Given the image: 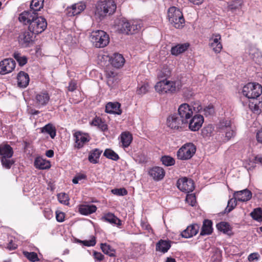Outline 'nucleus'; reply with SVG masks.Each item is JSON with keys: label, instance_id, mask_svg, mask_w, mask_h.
Listing matches in <instances>:
<instances>
[{"label": "nucleus", "instance_id": "6e6552de", "mask_svg": "<svg viewBox=\"0 0 262 262\" xmlns=\"http://www.w3.org/2000/svg\"><path fill=\"white\" fill-rule=\"evenodd\" d=\"M196 151V147L192 143H187L183 145L177 151V156L181 160L191 159Z\"/></svg>", "mask_w": 262, "mask_h": 262}, {"label": "nucleus", "instance_id": "c756f323", "mask_svg": "<svg viewBox=\"0 0 262 262\" xmlns=\"http://www.w3.org/2000/svg\"><path fill=\"white\" fill-rule=\"evenodd\" d=\"M97 207L94 205H82L79 206V211L83 215H89L95 212Z\"/></svg>", "mask_w": 262, "mask_h": 262}, {"label": "nucleus", "instance_id": "bf43d9fd", "mask_svg": "<svg viewBox=\"0 0 262 262\" xmlns=\"http://www.w3.org/2000/svg\"><path fill=\"white\" fill-rule=\"evenodd\" d=\"M259 258V255L258 253H253L250 254L248 257V259L250 261H253L254 260H258Z\"/></svg>", "mask_w": 262, "mask_h": 262}, {"label": "nucleus", "instance_id": "a18cd8bd", "mask_svg": "<svg viewBox=\"0 0 262 262\" xmlns=\"http://www.w3.org/2000/svg\"><path fill=\"white\" fill-rule=\"evenodd\" d=\"M252 217L258 222H262V210L260 208L255 209L251 213Z\"/></svg>", "mask_w": 262, "mask_h": 262}, {"label": "nucleus", "instance_id": "f704fd0d", "mask_svg": "<svg viewBox=\"0 0 262 262\" xmlns=\"http://www.w3.org/2000/svg\"><path fill=\"white\" fill-rule=\"evenodd\" d=\"M189 44L183 43L178 44L173 47L171 49V53L172 55H178L179 54L185 52L188 48Z\"/></svg>", "mask_w": 262, "mask_h": 262}, {"label": "nucleus", "instance_id": "c85d7f7f", "mask_svg": "<svg viewBox=\"0 0 262 262\" xmlns=\"http://www.w3.org/2000/svg\"><path fill=\"white\" fill-rule=\"evenodd\" d=\"M212 222L211 220H205L201 229L200 235H209L212 232Z\"/></svg>", "mask_w": 262, "mask_h": 262}, {"label": "nucleus", "instance_id": "e2e57ef3", "mask_svg": "<svg viewBox=\"0 0 262 262\" xmlns=\"http://www.w3.org/2000/svg\"><path fill=\"white\" fill-rule=\"evenodd\" d=\"M238 8V5L237 4H229L228 6V10L233 12L234 10L237 9Z\"/></svg>", "mask_w": 262, "mask_h": 262}, {"label": "nucleus", "instance_id": "9b49d317", "mask_svg": "<svg viewBox=\"0 0 262 262\" xmlns=\"http://www.w3.org/2000/svg\"><path fill=\"white\" fill-rule=\"evenodd\" d=\"M141 26L142 24L140 22H129L127 21H122L120 30L122 33H125L126 34H132L135 33L136 31L140 29Z\"/></svg>", "mask_w": 262, "mask_h": 262}, {"label": "nucleus", "instance_id": "052dcab7", "mask_svg": "<svg viewBox=\"0 0 262 262\" xmlns=\"http://www.w3.org/2000/svg\"><path fill=\"white\" fill-rule=\"evenodd\" d=\"M77 83L75 81H71L69 83L68 90L69 91L73 92L76 89Z\"/></svg>", "mask_w": 262, "mask_h": 262}, {"label": "nucleus", "instance_id": "4be33fe9", "mask_svg": "<svg viewBox=\"0 0 262 262\" xmlns=\"http://www.w3.org/2000/svg\"><path fill=\"white\" fill-rule=\"evenodd\" d=\"M105 112L109 114L120 115L122 113L120 104L118 102H108L105 106Z\"/></svg>", "mask_w": 262, "mask_h": 262}, {"label": "nucleus", "instance_id": "79ce46f5", "mask_svg": "<svg viewBox=\"0 0 262 262\" xmlns=\"http://www.w3.org/2000/svg\"><path fill=\"white\" fill-rule=\"evenodd\" d=\"M103 156L109 159L117 161L119 159L118 155L111 149L107 148L105 150Z\"/></svg>", "mask_w": 262, "mask_h": 262}, {"label": "nucleus", "instance_id": "39448f33", "mask_svg": "<svg viewBox=\"0 0 262 262\" xmlns=\"http://www.w3.org/2000/svg\"><path fill=\"white\" fill-rule=\"evenodd\" d=\"M90 39L93 45L96 48H103L106 46L110 41L108 35L102 30L92 32L90 36Z\"/></svg>", "mask_w": 262, "mask_h": 262}, {"label": "nucleus", "instance_id": "e433bc0d", "mask_svg": "<svg viewBox=\"0 0 262 262\" xmlns=\"http://www.w3.org/2000/svg\"><path fill=\"white\" fill-rule=\"evenodd\" d=\"M249 54L250 58L255 62H260L261 60L262 56L259 50L254 48L250 49Z\"/></svg>", "mask_w": 262, "mask_h": 262}, {"label": "nucleus", "instance_id": "58836bf2", "mask_svg": "<svg viewBox=\"0 0 262 262\" xmlns=\"http://www.w3.org/2000/svg\"><path fill=\"white\" fill-rule=\"evenodd\" d=\"M216 228L218 230L228 235H229L231 231V227L229 224L225 222H221L217 224Z\"/></svg>", "mask_w": 262, "mask_h": 262}, {"label": "nucleus", "instance_id": "de8ad7c7", "mask_svg": "<svg viewBox=\"0 0 262 262\" xmlns=\"http://www.w3.org/2000/svg\"><path fill=\"white\" fill-rule=\"evenodd\" d=\"M24 255L30 261L35 262L39 260L37 254L34 252H29L27 251H24L23 252Z\"/></svg>", "mask_w": 262, "mask_h": 262}, {"label": "nucleus", "instance_id": "69168bd1", "mask_svg": "<svg viewBox=\"0 0 262 262\" xmlns=\"http://www.w3.org/2000/svg\"><path fill=\"white\" fill-rule=\"evenodd\" d=\"M46 156L49 158H52L54 156L53 150L50 149L46 151Z\"/></svg>", "mask_w": 262, "mask_h": 262}, {"label": "nucleus", "instance_id": "0e129e2a", "mask_svg": "<svg viewBox=\"0 0 262 262\" xmlns=\"http://www.w3.org/2000/svg\"><path fill=\"white\" fill-rule=\"evenodd\" d=\"M256 139L259 143H262V128L257 132Z\"/></svg>", "mask_w": 262, "mask_h": 262}, {"label": "nucleus", "instance_id": "774afa93", "mask_svg": "<svg viewBox=\"0 0 262 262\" xmlns=\"http://www.w3.org/2000/svg\"><path fill=\"white\" fill-rule=\"evenodd\" d=\"M255 163H259L262 164V156L258 155L255 157Z\"/></svg>", "mask_w": 262, "mask_h": 262}, {"label": "nucleus", "instance_id": "473e14b6", "mask_svg": "<svg viewBox=\"0 0 262 262\" xmlns=\"http://www.w3.org/2000/svg\"><path fill=\"white\" fill-rule=\"evenodd\" d=\"M102 152V150L98 148H95L91 151L88 157L89 161L93 164L97 163Z\"/></svg>", "mask_w": 262, "mask_h": 262}, {"label": "nucleus", "instance_id": "b1692460", "mask_svg": "<svg viewBox=\"0 0 262 262\" xmlns=\"http://www.w3.org/2000/svg\"><path fill=\"white\" fill-rule=\"evenodd\" d=\"M34 165L36 168L39 169H47L51 167L49 161L46 160L40 157H37L35 159Z\"/></svg>", "mask_w": 262, "mask_h": 262}, {"label": "nucleus", "instance_id": "7ed1b4c3", "mask_svg": "<svg viewBox=\"0 0 262 262\" xmlns=\"http://www.w3.org/2000/svg\"><path fill=\"white\" fill-rule=\"evenodd\" d=\"M117 8L115 2L113 0L100 1L97 3L95 10V18L99 21L107 15L114 13Z\"/></svg>", "mask_w": 262, "mask_h": 262}, {"label": "nucleus", "instance_id": "f3484780", "mask_svg": "<svg viewBox=\"0 0 262 262\" xmlns=\"http://www.w3.org/2000/svg\"><path fill=\"white\" fill-rule=\"evenodd\" d=\"M33 33L29 30L21 32L18 36V41L20 44L27 46L33 40Z\"/></svg>", "mask_w": 262, "mask_h": 262}, {"label": "nucleus", "instance_id": "4468645a", "mask_svg": "<svg viewBox=\"0 0 262 262\" xmlns=\"http://www.w3.org/2000/svg\"><path fill=\"white\" fill-rule=\"evenodd\" d=\"M221 40V36L219 34H213L209 38V46L216 53H220L223 48Z\"/></svg>", "mask_w": 262, "mask_h": 262}, {"label": "nucleus", "instance_id": "a878e982", "mask_svg": "<svg viewBox=\"0 0 262 262\" xmlns=\"http://www.w3.org/2000/svg\"><path fill=\"white\" fill-rule=\"evenodd\" d=\"M105 72L107 78V83L110 86L113 87V84L117 79L116 76L117 73L114 69L109 68H107Z\"/></svg>", "mask_w": 262, "mask_h": 262}, {"label": "nucleus", "instance_id": "1a4fd4ad", "mask_svg": "<svg viewBox=\"0 0 262 262\" xmlns=\"http://www.w3.org/2000/svg\"><path fill=\"white\" fill-rule=\"evenodd\" d=\"M219 132L224 134L227 140L233 137L235 134V127L228 119H223L218 125Z\"/></svg>", "mask_w": 262, "mask_h": 262}, {"label": "nucleus", "instance_id": "603ef678", "mask_svg": "<svg viewBox=\"0 0 262 262\" xmlns=\"http://www.w3.org/2000/svg\"><path fill=\"white\" fill-rule=\"evenodd\" d=\"M203 112L204 115L206 117L212 116L214 113V109L212 105H209L204 107Z\"/></svg>", "mask_w": 262, "mask_h": 262}, {"label": "nucleus", "instance_id": "72a5a7b5", "mask_svg": "<svg viewBox=\"0 0 262 262\" xmlns=\"http://www.w3.org/2000/svg\"><path fill=\"white\" fill-rule=\"evenodd\" d=\"M171 75V70L167 66H164L157 73L158 78L160 79H167Z\"/></svg>", "mask_w": 262, "mask_h": 262}, {"label": "nucleus", "instance_id": "338daca9", "mask_svg": "<svg viewBox=\"0 0 262 262\" xmlns=\"http://www.w3.org/2000/svg\"><path fill=\"white\" fill-rule=\"evenodd\" d=\"M45 216L47 219H50L52 216L51 210H45Z\"/></svg>", "mask_w": 262, "mask_h": 262}, {"label": "nucleus", "instance_id": "9d476101", "mask_svg": "<svg viewBox=\"0 0 262 262\" xmlns=\"http://www.w3.org/2000/svg\"><path fill=\"white\" fill-rule=\"evenodd\" d=\"M50 100V95L47 91H42L35 93L33 99L34 105L37 108L47 106Z\"/></svg>", "mask_w": 262, "mask_h": 262}, {"label": "nucleus", "instance_id": "aec40b11", "mask_svg": "<svg viewBox=\"0 0 262 262\" xmlns=\"http://www.w3.org/2000/svg\"><path fill=\"white\" fill-rule=\"evenodd\" d=\"M233 196L238 201L247 202L251 199L252 193L248 189H245L234 192Z\"/></svg>", "mask_w": 262, "mask_h": 262}, {"label": "nucleus", "instance_id": "680f3d73", "mask_svg": "<svg viewBox=\"0 0 262 262\" xmlns=\"http://www.w3.org/2000/svg\"><path fill=\"white\" fill-rule=\"evenodd\" d=\"M87 243L88 246H94L96 243V237L94 236H92L91 239L87 240Z\"/></svg>", "mask_w": 262, "mask_h": 262}, {"label": "nucleus", "instance_id": "20e7f679", "mask_svg": "<svg viewBox=\"0 0 262 262\" xmlns=\"http://www.w3.org/2000/svg\"><path fill=\"white\" fill-rule=\"evenodd\" d=\"M168 17L169 22L176 28H181L183 27L185 20L180 10L176 7H171L168 10Z\"/></svg>", "mask_w": 262, "mask_h": 262}, {"label": "nucleus", "instance_id": "37998d69", "mask_svg": "<svg viewBox=\"0 0 262 262\" xmlns=\"http://www.w3.org/2000/svg\"><path fill=\"white\" fill-rule=\"evenodd\" d=\"M13 56L18 62L20 66H23L27 63L28 58L27 57L25 56H22L20 53L18 52H14Z\"/></svg>", "mask_w": 262, "mask_h": 262}, {"label": "nucleus", "instance_id": "5fc2aeb1", "mask_svg": "<svg viewBox=\"0 0 262 262\" xmlns=\"http://www.w3.org/2000/svg\"><path fill=\"white\" fill-rule=\"evenodd\" d=\"M186 201L190 206H194L196 202L195 195L192 194L187 195Z\"/></svg>", "mask_w": 262, "mask_h": 262}, {"label": "nucleus", "instance_id": "bb28decb", "mask_svg": "<svg viewBox=\"0 0 262 262\" xmlns=\"http://www.w3.org/2000/svg\"><path fill=\"white\" fill-rule=\"evenodd\" d=\"M13 155L12 148L8 144L0 145L1 158H11Z\"/></svg>", "mask_w": 262, "mask_h": 262}, {"label": "nucleus", "instance_id": "09e8293b", "mask_svg": "<svg viewBox=\"0 0 262 262\" xmlns=\"http://www.w3.org/2000/svg\"><path fill=\"white\" fill-rule=\"evenodd\" d=\"M10 158H1L3 166L7 169H10L14 164V161L10 159Z\"/></svg>", "mask_w": 262, "mask_h": 262}, {"label": "nucleus", "instance_id": "f8f14e48", "mask_svg": "<svg viewBox=\"0 0 262 262\" xmlns=\"http://www.w3.org/2000/svg\"><path fill=\"white\" fill-rule=\"evenodd\" d=\"M178 188L182 191L188 193L194 189L193 181L186 177L179 179L177 183Z\"/></svg>", "mask_w": 262, "mask_h": 262}, {"label": "nucleus", "instance_id": "412c9836", "mask_svg": "<svg viewBox=\"0 0 262 262\" xmlns=\"http://www.w3.org/2000/svg\"><path fill=\"white\" fill-rule=\"evenodd\" d=\"M149 174L156 181L162 180L165 176L164 170L160 167H155L150 169Z\"/></svg>", "mask_w": 262, "mask_h": 262}, {"label": "nucleus", "instance_id": "8fccbe9b", "mask_svg": "<svg viewBox=\"0 0 262 262\" xmlns=\"http://www.w3.org/2000/svg\"><path fill=\"white\" fill-rule=\"evenodd\" d=\"M113 194L118 196H124L127 194V191L124 188H115L111 190Z\"/></svg>", "mask_w": 262, "mask_h": 262}, {"label": "nucleus", "instance_id": "393cba45", "mask_svg": "<svg viewBox=\"0 0 262 262\" xmlns=\"http://www.w3.org/2000/svg\"><path fill=\"white\" fill-rule=\"evenodd\" d=\"M30 79L27 73L20 71L17 75L18 85L21 88H26L29 83Z\"/></svg>", "mask_w": 262, "mask_h": 262}, {"label": "nucleus", "instance_id": "4d7b16f0", "mask_svg": "<svg viewBox=\"0 0 262 262\" xmlns=\"http://www.w3.org/2000/svg\"><path fill=\"white\" fill-rule=\"evenodd\" d=\"M93 255L94 256V258L98 261H101L103 260L104 258V255L102 253L95 251L93 252Z\"/></svg>", "mask_w": 262, "mask_h": 262}, {"label": "nucleus", "instance_id": "f03ea898", "mask_svg": "<svg viewBox=\"0 0 262 262\" xmlns=\"http://www.w3.org/2000/svg\"><path fill=\"white\" fill-rule=\"evenodd\" d=\"M193 110L195 111V107H192L187 103L182 104L179 107L178 113L172 114L167 118L168 126L172 129L184 127L192 117Z\"/></svg>", "mask_w": 262, "mask_h": 262}, {"label": "nucleus", "instance_id": "4c0bfd02", "mask_svg": "<svg viewBox=\"0 0 262 262\" xmlns=\"http://www.w3.org/2000/svg\"><path fill=\"white\" fill-rule=\"evenodd\" d=\"M44 0H32L30 4V10L28 11H32L36 13L43 7Z\"/></svg>", "mask_w": 262, "mask_h": 262}, {"label": "nucleus", "instance_id": "2eb2a0df", "mask_svg": "<svg viewBox=\"0 0 262 262\" xmlns=\"http://www.w3.org/2000/svg\"><path fill=\"white\" fill-rule=\"evenodd\" d=\"M189 128L193 132L198 130L204 122L203 116L201 115H194L189 120Z\"/></svg>", "mask_w": 262, "mask_h": 262}, {"label": "nucleus", "instance_id": "5701e85b", "mask_svg": "<svg viewBox=\"0 0 262 262\" xmlns=\"http://www.w3.org/2000/svg\"><path fill=\"white\" fill-rule=\"evenodd\" d=\"M111 64L116 68H120L123 66L125 59L123 56L119 53H115L110 59Z\"/></svg>", "mask_w": 262, "mask_h": 262}, {"label": "nucleus", "instance_id": "2f4dec72", "mask_svg": "<svg viewBox=\"0 0 262 262\" xmlns=\"http://www.w3.org/2000/svg\"><path fill=\"white\" fill-rule=\"evenodd\" d=\"M133 140L132 135L129 132H123L121 135V142L122 146L125 148L130 144Z\"/></svg>", "mask_w": 262, "mask_h": 262}, {"label": "nucleus", "instance_id": "dca6fc26", "mask_svg": "<svg viewBox=\"0 0 262 262\" xmlns=\"http://www.w3.org/2000/svg\"><path fill=\"white\" fill-rule=\"evenodd\" d=\"M85 8V6L81 3L75 4L68 7L66 10V13L69 17L74 16L80 14Z\"/></svg>", "mask_w": 262, "mask_h": 262}, {"label": "nucleus", "instance_id": "c9c22d12", "mask_svg": "<svg viewBox=\"0 0 262 262\" xmlns=\"http://www.w3.org/2000/svg\"><path fill=\"white\" fill-rule=\"evenodd\" d=\"M41 132L49 134L52 139H54L56 135V128L51 123H48L42 127Z\"/></svg>", "mask_w": 262, "mask_h": 262}, {"label": "nucleus", "instance_id": "6e6d98bb", "mask_svg": "<svg viewBox=\"0 0 262 262\" xmlns=\"http://www.w3.org/2000/svg\"><path fill=\"white\" fill-rule=\"evenodd\" d=\"M148 85L147 84H143L141 86L138 88L137 93L139 95L145 94L147 91Z\"/></svg>", "mask_w": 262, "mask_h": 262}, {"label": "nucleus", "instance_id": "f257e3e1", "mask_svg": "<svg viewBox=\"0 0 262 262\" xmlns=\"http://www.w3.org/2000/svg\"><path fill=\"white\" fill-rule=\"evenodd\" d=\"M18 19L25 25H29L28 29L35 35L39 34L43 32L47 27L46 19L38 16L37 13L32 11H24L19 14Z\"/></svg>", "mask_w": 262, "mask_h": 262}, {"label": "nucleus", "instance_id": "a211bd4d", "mask_svg": "<svg viewBox=\"0 0 262 262\" xmlns=\"http://www.w3.org/2000/svg\"><path fill=\"white\" fill-rule=\"evenodd\" d=\"M200 226L197 224H193L188 226L182 233L183 237L188 238L195 235L199 232Z\"/></svg>", "mask_w": 262, "mask_h": 262}, {"label": "nucleus", "instance_id": "7c9ffc66", "mask_svg": "<svg viewBox=\"0 0 262 262\" xmlns=\"http://www.w3.org/2000/svg\"><path fill=\"white\" fill-rule=\"evenodd\" d=\"M171 247L170 242L166 240H160L156 244V250L165 253Z\"/></svg>", "mask_w": 262, "mask_h": 262}, {"label": "nucleus", "instance_id": "864d4df0", "mask_svg": "<svg viewBox=\"0 0 262 262\" xmlns=\"http://www.w3.org/2000/svg\"><path fill=\"white\" fill-rule=\"evenodd\" d=\"M134 159L136 162L139 163H144L146 161L145 156L141 152H138L135 155Z\"/></svg>", "mask_w": 262, "mask_h": 262}, {"label": "nucleus", "instance_id": "6ab92c4d", "mask_svg": "<svg viewBox=\"0 0 262 262\" xmlns=\"http://www.w3.org/2000/svg\"><path fill=\"white\" fill-rule=\"evenodd\" d=\"M74 136L75 141V147L78 149L82 147L86 143L90 141V138L88 136L80 132H76Z\"/></svg>", "mask_w": 262, "mask_h": 262}, {"label": "nucleus", "instance_id": "3c124183", "mask_svg": "<svg viewBox=\"0 0 262 262\" xmlns=\"http://www.w3.org/2000/svg\"><path fill=\"white\" fill-rule=\"evenodd\" d=\"M57 198L59 202L63 204L67 205L69 202V196L65 193H60L57 195Z\"/></svg>", "mask_w": 262, "mask_h": 262}, {"label": "nucleus", "instance_id": "0eeeda50", "mask_svg": "<svg viewBox=\"0 0 262 262\" xmlns=\"http://www.w3.org/2000/svg\"><path fill=\"white\" fill-rule=\"evenodd\" d=\"M155 88L157 92L160 94H172L176 91V82L167 79L160 80Z\"/></svg>", "mask_w": 262, "mask_h": 262}, {"label": "nucleus", "instance_id": "13d9d810", "mask_svg": "<svg viewBox=\"0 0 262 262\" xmlns=\"http://www.w3.org/2000/svg\"><path fill=\"white\" fill-rule=\"evenodd\" d=\"M65 215L62 212H56V219L58 222H62L64 220Z\"/></svg>", "mask_w": 262, "mask_h": 262}, {"label": "nucleus", "instance_id": "c03bdc74", "mask_svg": "<svg viewBox=\"0 0 262 262\" xmlns=\"http://www.w3.org/2000/svg\"><path fill=\"white\" fill-rule=\"evenodd\" d=\"M163 164L166 166H172L175 164V160L170 156H164L161 158Z\"/></svg>", "mask_w": 262, "mask_h": 262}, {"label": "nucleus", "instance_id": "ea45409f", "mask_svg": "<svg viewBox=\"0 0 262 262\" xmlns=\"http://www.w3.org/2000/svg\"><path fill=\"white\" fill-rule=\"evenodd\" d=\"M100 248L104 254L111 257L115 256V251L110 245L106 243H101Z\"/></svg>", "mask_w": 262, "mask_h": 262}, {"label": "nucleus", "instance_id": "cd10ccee", "mask_svg": "<svg viewBox=\"0 0 262 262\" xmlns=\"http://www.w3.org/2000/svg\"><path fill=\"white\" fill-rule=\"evenodd\" d=\"M101 220L111 224L117 226L121 225V221L112 213L109 212L105 214L101 217Z\"/></svg>", "mask_w": 262, "mask_h": 262}, {"label": "nucleus", "instance_id": "a19ab883", "mask_svg": "<svg viewBox=\"0 0 262 262\" xmlns=\"http://www.w3.org/2000/svg\"><path fill=\"white\" fill-rule=\"evenodd\" d=\"M92 124L97 126L102 131H105L107 129V125L98 117L95 118L93 119Z\"/></svg>", "mask_w": 262, "mask_h": 262}, {"label": "nucleus", "instance_id": "423d86ee", "mask_svg": "<svg viewBox=\"0 0 262 262\" xmlns=\"http://www.w3.org/2000/svg\"><path fill=\"white\" fill-rule=\"evenodd\" d=\"M244 96L248 99H256L262 93V86L255 82H249L245 85L242 90Z\"/></svg>", "mask_w": 262, "mask_h": 262}, {"label": "nucleus", "instance_id": "49530a36", "mask_svg": "<svg viewBox=\"0 0 262 262\" xmlns=\"http://www.w3.org/2000/svg\"><path fill=\"white\" fill-rule=\"evenodd\" d=\"M237 201V199H236L234 197V198L230 199L228 202L227 206L225 209V212L229 213L231 212L236 206Z\"/></svg>", "mask_w": 262, "mask_h": 262}, {"label": "nucleus", "instance_id": "ddd939ff", "mask_svg": "<svg viewBox=\"0 0 262 262\" xmlns=\"http://www.w3.org/2000/svg\"><path fill=\"white\" fill-rule=\"evenodd\" d=\"M15 62L12 58H6L0 62V74L5 75L12 72L15 67Z\"/></svg>", "mask_w": 262, "mask_h": 262}]
</instances>
